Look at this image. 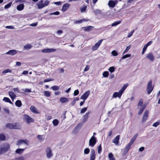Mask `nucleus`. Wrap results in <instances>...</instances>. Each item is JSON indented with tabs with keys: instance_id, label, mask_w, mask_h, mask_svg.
<instances>
[{
	"instance_id": "obj_1",
	"label": "nucleus",
	"mask_w": 160,
	"mask_h": 160,
	"mask_svg": "<svg viewBox=\"0 0 160 160\" xmlns=\"http://www.w3.org/2000/svg\"><path fill=\"white\" fill-rule=\"evenodd\" d=\"M45 152L46 156L48 158H50L52 157L53 154L51 148L49 147L47 148Z\"/></svg>"
},
{
	"instance_id": "obj_2",
	"label": "nucleus",
	"mask_w": 160,
	"mask_h": 160,
	"mask_svg": "<svg viewBox=\"0 0 160 160\" xmlns=\"http://www.w3.org/2000/svg\"><path fill=\"white\" fill-rule=\"evenodd\" d=\"M23 119L24 121L28 124L33 122L34 121V120L32 118L27 114L24 115Z\"/></svg>"
},
{
	"instance_id": "obj_3",
	"label": "nucleus",
	"mask_w": 160,
	"mask_h": 160,
	"mask_svg": "<svg viewBox=\"0 0 160 160\" xmlns=\"http://www.w3.org/2000/svg\"><path fill=\"white\" fill-rule=\"evenodd\" d=\"M152 82L151 80H150L148 83L147 86V91L148 94H149L152 91L153 87L152 85Z\"/></svg>"
},
{
	"instance_id": "obj_4",
	"label": "nucleus",
	"mask_w": 160,
	"mask_h": 160,
	"mask_svg": "<svg viewBox=\"0 0 160 160\" xmlns=\"http://www.w3.org/2000/svg\"><path fill=\"white\" fill-rule=\"evenodd\" d=\"M97 138L94 136H92L89 141V145L91 147H93L96 144L97 142Z\"/></svg>"
},
{
	"instance_id": "obj_5",
	"label": "nucleus",
	"mask_w": 160,
	"mask_h": 160,
	"mask_svg": "<svg viewBox=\"0 0 160 160\" xmlns=\"http://www.w3.org/2000/svg\"><path fill=\"white\" fill-rule=\"evenodd\" d=\"M103 40V39L100 40L97 42L92 47V50L94 51L97 50L101 44Z\"/></svg>"
},
{
	"instance_id": "obj_6",
	"label": "nucleus",
	"mask_w": 160,
	"mask_h": 160,
	"mask_svg": "<svg viewBox=\"0 0 160 160\" xmlns=\"http://www.w3.org/2000/svg\"><path fill=\"white\" fill-rule=\"evenodd\" d=\"M6 127L10 129H18L16 124L7 123L5 125Z\"/></svg>"
},
{
	"instance_id": "obj_7",
	"label": "nucleus",
	"mask_w": 160,
	"mask_h": 160,
	"mask_svg": "<svg viewBox=\"0 0 160 160\" xmlns=\"http://www.w3.org/2000/svg\"><path fill=\"white\" fill-rule=\"evenodd\" d=\"M90 93V91H87L81 96L80 99H83L85 101L88 97Z\"/></svg>"
},
{
	"instance_id": "obj_8",
	"label": "nucleus",
	"mask_w": 160,
	"mask_h": 160,
	"mask_svg": "<svg viewBox=\"0 0 160 160\" xmlns=\"http://www.w3.org/2000/svg\"><path fill=\"white\" fill-rule=\"evenodd\" d=\"M149 112L147 110H145L144 112L143 118L142 119V122H145L148 117Z\"/></svg>"
},
{
	"instance_id": "obj_9",
	"label": "nucleus",
	"mask_w": 160,
	"mask_h": 160,
	"mask_svg": "<svg viewBox=\"0 0 160 160\" xmlns=\"http://www.w3.org/2000/svg\"><path fill=\"white\" fill-rule=\"evenodd\" d=\"M146 58L151 62L153 61L154 60V57L152 52L148 53L146 55Z\"/></svg>"
},
{
	"instance_id": "obj_10",
	"label": "nucleus",
	"mask_w": 160,
	"mask_h": 160,
	"mask_svg": "<svg viewBox=\"0 0 160 160\" xmlns=\"http://www.w3.org/2000/svg\"><path fill=\"white\" fill-rule=\"evenodd\" d=\"M96 153L95 151L93 149H92L91 150L90 154V160H95V159Z\"/></svg>"
},
{
	"instance_id": "obj_11",
	"label": "nucleus",
	"mask_w": 160,
	"mask_h": 160,
	"mask_svg": "<svg viewBox=\"0 0 160 160\" xmlns=\"http://www.w3.org/2000/svg\"><path fill=\"white\" fill-rule=\"evenodd\" d=\"M30 109L31 111L33 113L36 114L40 113L39 110L33 106H31L30 108Z\"/></svg>"
},
{
	"instance_id": "obj_12",
	"label": "nucleus",
	"mask_w": 160,
	"mask_h": 160,
	"mask_svg": "<svg viewBox=\"0 0 160 160\" xmlns=\"http://www.w3.org/2000/svg\"><path fill=\"white\" fill-rule=\"evenodd\" d=\"M56 49L53 48H45L42 51L44 53H49L56 51Z\"/></svg>"
},
{
	"instance_id": "obj_13",
	"label": "nucleus",
	"mask_w": 160,
	"mask_h": 160,
	"mask_svg": "<svg viewBox=\"0 0 160 160\" xmlns=\"http://www.w3.org/2000/svg\"><path fill=\"white\" fill-rule=\"evenodd\" d=\"M118 1L117 0L114 1L112 0H110L109 1L108 3V5L110 7L114 8L116 4L118 3Z\"/></svg>"
},
{
	"instance_id": "obj_14",
	"label": "nucleus",
	"mask_w": 160,
	"mask_h": 160,
	"mask_svg": "<svg viewBox=\"0 0 160 160\" xmlns=\"http://www.w3.org/2000/svg\"><path fill=\"white\" fill-rule=\"evenodd\" d=\"M23 143L25 144L26 145H28V141L26 140H19L17 142V145H20Z\"/></svg>"
},
{
	"instance_id": "obj_15",
	"label": "nucleus",
	"mask_w": 160,
	"mask_h": 160,
	"mask_svg": "<svg viewBox=\"0 0 160 160\" xmlns=\"http://www.w3.org/2000/svg\"><path fill=\"white\" fill-rule=\"evenodd\" d=\"M122 94V93L119 91L118 92H115L113 93V97L114 98L118 97L120 98Z\"/></svg>"
},
{
	"instance_id": "obj_16",
	"label": "nucleus",
	"mask_w": 160,
	"mask_h": 160,
	"mask_svg": "<svg viewBox=\"0 0 160 160\" xmlns=\"http://www.w3.org/2000/svg\"><path fill=\"white\" fill-rule=\"evenodd\" d=\"M120 136L119 135H117L114 139L112 140V142L114 143L116 145H118V144L119 141V140Z\"/></svg>"
},
{
	"instance_id": "obj_17",
	"label": "nucleus",
	"mask_w": 160,
	"mask_h": 160,
	"mask_svg": "<svg viewBox=\"0 0 160 160\" xmlns=\"http://www.w3.org/2000/svg\"><path fill=\"white\" fill-rule=\"evenodd\" d=\"M17 52V51L15 50H9L8 52H6L5 54L12 55H13L16 54Z\"/></svg>"
},
{
	"instance_id": "obj_18",
	"label": "nucleus",
	"mask_w": 160,
	"mask_h": 160,
	"mask_svg": "<svg viewBox=\"0 0 160 160\" xmlns=\"http://www.w3.org/2000/svg\"><path fill=\"white\" fill-rule=\"evenodd\" d=\"M70 6V4L68 3H65L62 6V10L64 12L66 11L69 8Z\"/></svg>"
},
{
	"instance_id": "obj_19",
	"label": "nucleus",
	"mask_w": 160,
	"mask_h": 160,
	"mask_svg": "<svg viewBox=\"0 0 160 160\" xmlns=\"http://www.w3.org/2000/svg\"><path fill=\"white\" fill-rule=\"evenodd\" d=\"M83 125V123L81 122L78 124L74 129V131L76 132H77L81 128Z\"/></svg>"
},
{
	"instance_id": "obj_20",
	"label": "nucleus",
	"mask_w": 160,
	"mask_h": 160,
	"mask_svg": "<svg viewBox=\"0 0 160 160\" xmlns=\"http://www.w3.org/2000/svg\"><path fill=\"white\" fill-rule=\"evenodd\" d=\"M9 95L10 96L11 98L12 99V101L14 100V99H15L17 97L16 94L12 91H10L8 92Z\"/></svg>"
},
{
	"instance_id": "obj_21",
	"label": "nucleus",
	"mask_w": 160,
	"mask_h": 160,
	"mask_svg": "<svg viewBox=\"0 0 160 160\" xmlns=\"http://www.w3.org/2000/svg\"><path fill=\"white\" fill-rule=\"evenodd\" d=\"M10 148V145L8 144H7L5 146L1 149L3 153L8 151Z\"/></svg>"
},
{
	"instance_id": "obj_22",
	"label": "nucleus",
	"mask_w": 160,
	"mask_h": 160,
	"mask_svg": "<svg viewBox=\"0 0 160 160\" xmlns=\"http://www.w3.org/2000/svg\"><path fill=\"white\" fill-rule=\"evenodd\" d=\"M146 106H142V107L138 108L139 109V111L138 112V114L139 115H140L142 114Z\"/></svg>"
},
{
	"instance_id": "obj_23",
	"label": "nucleus",
	"mask_w": 160,
	"mask_h": 160,
	"mask_svg": "<svg viewBox=\"0 0 160 160\" xmlns=\"http://www.w3.org/2000/svg\"><path fill=\"white\" fill-rule=\"evenodd\" d=\"M32 47V45L31 44L28 43L23 47L24 50H29Z\"/></svg>"
},
{
	"instance_id": "obj_24",
	"label": "nucleus",
	"mask_w": 160,
	"mask_h": 160,
	"mask_svg": "<svg viewBox=\"0 0 160 160\" xmlns=\"http://www.w3.org/2000/svg\"><path fill=\"white\" fill-rule=\"evenodd\" d=\"M24 8V5L23 4H21L17 6V9L19 11L22 10Z\"/></svg>"
},
{
	"instance_id": "obj_25",
	"label": "nucleus",
	"mask_w": 160,
	"mask_h": 160,
	"mask_svg": "<svg viewBox=\"0 0 160 160\" xmlns=\"http://www.w3.org/2000/svg\"><path fill=\"white\" fill-rule=\"evenodd\" d=\"M37 5L39 8H42L45 7V5H44L43 1L42 0L39 2Z\"/></svg>"
},
{
	"instance_id": "obj_26",
	"label": "nucleus",
	"mask_w": 160,
	"mask_h": 160,
	"mask_svg": "<svg viewBox=\"0 0 160 160\" xmlns=\"http://www.w3.org/2000/svg\"><path fill=\"white\" fill-rule=\"evenodd\" d=\"M131 145L128 144L126 147L125 148H124V152L126 154L127 153L128 150H129V149L130 148Z\"/></svg>"
},
{
	"instance_id": "obj_27",
	"label": "nucleus",
	"mask_w": 160,
	"mask_h": 160,
	"mask_svg": "<svg viewBox=\"0 0 160 160\" xmlns=\"http://www.w3.org/2000/svg\"><path fill=\"white\" fill-rule=\"evenodd\" d=\"M90 113V112H88L86 113V114L83 116V121L85 122L87 120L88 117V115Z\"/></svg>"
},
{
	"instance_id": "obj_28",
	"label": "nucleus",
	"mask_w": 160,
	"mask_h": 160,
	"mask_svg": "<svg viewBox=\"0 0 160 160\" xmlns=\"http://www.w3.org/2000/svg\"><path fill=\"white\" fill-rule=\"evenodd\" d=\"M128 84H127V83H126V84H124L123 85V86H122V88L120 90H119V91L120 92H121V93H123V92L125 90V89L126 88L128 87Z\"/></svg>"
},
{
	"instance_id": "obj_29",
	"label": "nucleus",
	"mask_w": 160,
	"mask_h": 160,
	"mask_svg": "<svg viewBox=\"0 0 160 160\" xmlns=\"http://www.w3.org/2000/svg\"><path fill=\"white\" fill-rule=\"evenodd\" d=\"M15 104L18 107H20L22 105L21 101L20 100H17L15 102Z\"/></svg>"
},
{
	"instance_id": "obj_30",
	"label": "nucleus",
	"mask_w": 160,
	"mask_h": 160,
	"mask_svg": "<svg viewBox=\"0 0 160 160\" xmlns=\"http://www.w3.org/2000/svg\"><path fill=\"white\" fill-rule=\"evenodd\" d=\"M68 101V99L64 97L61 98L60 99V101L62 103H64L67 102Z\"/></svg>"
},
{
	"instance_id": "obj_31",
	"label": "nucleus",
	"mask_w": 160,
	"mask_h": 160,
	"mask_svg": "<svg viewBox=\"0 0 160 160\" xmlns=\"http://www.w3.org/2000/svg\"><path fill=\"white\" fill-rule=\"evenodd\" d=\"M143 100L142 99H140L139 102L138 104V108L142 107V106H145L144 105H143Z\"/></svg>"
},
{
	"instance_id": "obj_32",
	"label": "nucleus",
	"mask_w": 160,
	"mask_h": 160,
	"mask_svg": "<svg viewBox=\"0 0 160 160\" xmlns=\"http://www.w3.org/2000/svg\"><path fill=\"white\" fill-rule=\"evenodd\" d=\"M60 87L58 86H53L51 88V89H52L53 91H56L58 90L59 89Z\"/></svg>"
},
{
	"instance_id": "obj_33",
	"label": "nucleus",
	"mask_w": 160,
	"mask_h": 160,
	"mask_svg": "<svg viewBox=\"0 0 160 160\" xmlns=\"http://www.w3.org/2000/svg\"><path fill=\"white\" fill-rule=\"evenodd\" d=\"M43 93L44 95L46 97H48L50 96L51 93L49 91H44Z\"/></svg>"
},
{
	"instance_id": "obj_34",
	"label": "nucleus",
	"mask_w": 160,
	"mask_h": 160,
	"mask_svg": "<svg viewBox=\"0 0 160 160\" xmlns=\"http://www.w3.org/2000/svg\"><path fill=\"white\" fill-rule=\"evenodd\" d=\"M3 100L6 102H8L12 104V102L10 100V99L8 98L4 97L3 98Z\"/></svg>"
},
{
	"instance_id": "obj_35",
	"label": "nucleus",
	"mask_w": 160,
	"mask_h": 160,
	"mask_svg": "<svg viewBox=\"0 0 160 160\" xmlns=\"http://www.w3.org/2000/svg\"><path fill=\"white\" fill-rule=\"evenodd\" d=\"M25 149H18L16 151V153L18 154H20L22 153L24 150Z\"/></svg>"
},
{
	"instance_id": "obj_36",
	"label": "nucleus",
	"mask_w": 160,
	"mask_h": 160,
	"mask_svg": "<svg viewBox=\"0 0 160 160\" xmlns=\"http://www.w3.org/2000/svg\"><path fill=\"white\" fill-rule=\"evenodd\" d=\"M131 48V45H130L127 47H126V49L124 51L123 53V54H124L125 53H127L128 52V51H129V50Z\"/></svg>"
},
{
	"instance_id": "obj_37",
	"label": "nucleus",
	"mask_w": 160,
	"mask_h": 160,
	"mask_svg": "<svg viewBox=\"0 0 160 160\" xmlns=\"http://www.w3.org/2000/svg\"><path fill=\"white\" fill-rule=\"evenodd\" d=\"M87 8V6L86 5H84L82 6V7L80 8V9L81 10V12H83L85 11L86 8Z\"/></svg>"
},
{
	"instance_id": "obj_38",
	"label": "nucleus",
	"mask_w": 160,
	"mask_h": 160,
	"mask_svg": "<svg viewBox=\"0 0 160 160\" xmlns=\"http://www.w3.org/2000/svg\"><path fill=\"white\" fill-rule=\"evenodd\" d=\"M121 22V21H118L115 22L112 24L111 26L112 27L116 26L117 25H118Z\"/></svg>"
},
{
	"instance_id": "obj_39",
	"label": "nucleus",
	"mask_w": 160,
	"mask_h": 160,
	"mask_svg": "<svg viewBox=\"0 0 160 160\" xmlns=\"http://www.w3.org/2000/svg\"><path fill=\"white\" fill-rule=\"evenodd\" d=\"M108 156L109 160H115L112 153H109L108 154Z\"/></svg>"
},
{
	"instance_id": "obj_40",
	"label": "nucleus",
	"mask_w": 160,
	"mask_h": 160,
	"mask_svg": "<svg viewBox=\"0 0 160 160\" xmlns=\"http://www.w3.org/2000/svg\"><path fill=\"white\" fill-rule=\"evenodd\" d=\"M52 123L54 126H57L58 125L59 123V122L57 119H55L53 120L52 121Z\"/></svg>"
},
{
	"instance_id": "obj_41",
	"label": "nucleus",
	"mask_w": 160,
	"mask_h": 160,
	"mask_svg": "<svg viewBox=\"0 0 160 160\" xmlns=\"http://www.w3.org/2000/svg\"><path fill=\"white\" fill-rule=\"evenodd\" d=\"M5 138L6 137L4 134H0V140L4 141L5 139Z\"/></svg>"
},
{
	"instance_id": "obj_42",
	"label": "nucleus",
	"mask_w": 160,
	"mask_h": 160,
	"mask_svg": "<svg viewBox=\"0 0 160 160\" xmlns=\"http://www.w3.org/2000/svg\"><path fill=\"white\" fill-rule=\"evenodd\" d=\"M92 27L91 26H89L86 27H84L82 28H85L84 29L85 31H89L91 30V28Z\"/></svg>"
},
{
	"instance_id": "obj_43",
	"label": "nucleus",
	"mask_w": 160,
	"mask_h": 160,
	"mask_svg": "<svg viewBox=\"0 0 160 160\" xmlns=\"http://www.w3.org/2000/svg\"><path fill=\"white\" fill-rule=\"evenodd\" d=\"M13 160H24V158L23 156H21L18 157V158H15L13 159Z\"/></svg>"
},
{
	"instance_id": "obj_44",
	"label": "nucleus",
	"mask_w": 160,
	"mask_h": 160,
	"mask_svg": "<svg viewBox=\"0 0 160 160\" xmlns=\"http://www.w3.org/2000/svg\"><path fill=\"white\" fill-rule=\"evenodd\" d=\"M12 72V70L9 69H7L4 70L2 72V73H6L8 72Z\"/></svg>"
},
{
	"instance_id": "obj_45",
	"label": "nucleus",
	"mask_w": 160,
	"mask_h": 160,
	"mask_svg": "<svg viewBox=\"0 0 160 160\" xmlns=\"http://www.w3.org/2000/svg\"><path fill=\"white\" fill-rule=\"evenodd\" d=\"M108 70L111 73H112L114 72L115 68L114 67L112 66L110 67L108 69Z\"/></svg>"
},
{
	"instance_id": "obj_46",
	"label": "nucleus",
	"mask_w": 160,
	"mask_h": 160,
	"mask_svg": "<svg viewBox=\"0 0 160 160\" xmlns=\"http://www.w3.org/2000/svg\"><path fill=\"white\" fill-rule=\"evenodd\" d=\"M98 154H100L102 152V147H101V145L100 144L98 147Z\"/></svg>"
},
{
	"instance_id": "obj_47",
	"label": "nucleus",
	"mask_w": 160,
	"mask_h": 160,
	"mask_svg": "<svg viewBox=\"0 0 160 160\" xmlns=\"http://www.w3.org/2000/svg\"><path fill=\"white\" fill-rule=\"evenodd\" d=\"M102 75L104 77L107 78L108 76L109 73L108 71H105L103 72Z\"/></svg>"
},
{
	"instance_id": "obj_48",
	"label": "nucleus",
	"mask_w": 160,
	"mask_h": 160,
	"mask_svg": "<svg viewBox=\"0 0 160 160\" xmlns=\"http://www.w3.org/2000/svg\"><path fill=\"white\" fill-rule=\"evenodd\" d=\"M160 121H158L155 122H154L152 125V126L156 127H157L158 125L160 124Z\"/></svg>"
},
{
	"instance_id": "obj_49",
	"label": "nucleus",
	"mask_w": 160,
	"mask_h": 160,
	"mask_svg": "<svg viewBox=\"0 0 160 160\" xmlns=\"http://www.w3.org/2000/svg\"><path fill=\"white\" fill-rule=\"evenodd\" d=\"M94 12L95 14H100L101 13V11L99 9H97L94 10Z\"/></svg>"
},
{
	"instance_id": "obj_50",
	"label": "nucleus",
	"mask_w": 160,
	"mask_h": 160,
	"mask_svg": "<svg viewBox=\"0 0 160 160\" xmlns=\"http://www.w3.org/2000/svg\"><path fill=\"white\" fill-rule=\"evenodd\" d=\"M134 30H132L130 32L128 33L127 37L128 38H130L132 35L133 33V32H134Z\"/></svg>"
},
{
	"instance_id": "obj_51",
	"label": "nucleus",
	"mask_w": 160,
	"mask_h": 160,
	"mask_svg": "<svg viewBox=\"0 0 160 160\" xmlns=\"http://www.w3.org/2000/svg\"><path fill=\"white\" fill-rule=\"evenodd\" d=\"M147 47H148L146 46L145 45H144V47L143 48V49H142V54H143L144 53L145 51H146V50L147 49Z\"/></svg>"
},
{
	"instance_id": "obj_52",
	"label": "nucleus",
	"mask_w": 160,
	"mask_h": 160,
	"mask_svg": "<svg viewBox=\"0 0 160 160\" xmlns=\"http://www.w3.org/2000/svg\"><path fill=\"white\" fill-rule=\"evenodd\" d=\"M131 56V54H127L126 55H124L122 57V59H124L126 58H127L128 57H130Z\"/></svg>"
},
{
	"instance_id": "obj_53",
	"label": "nucleus",
	"mask_w": 160,
	"mask_h": 160,
	"mask_svg": "<svg viewBox=\"0 0 160 160\" xmlns=\"http://www.w3.org/2000/svg\"><path fill=\"white\" fill-rule=\"evenodd\" d=\"M90 152V150L88 148H86L84 150V153L85 154H88Z\"/></svg>"
},
{
	"instance_id": "obj_54",
	"label": "nucleus",
	"mask_w": 160,
	"mask_h": 160,
	"mask_svg": "<svg viewBox=\"0 0 160 160\" xmlns=\"http://www.w3.org/2000/svg\"><path fill=\"white\" fill-rule=\"evenodd\" d=\"M112 55L113 56H117L118 55V52L115 50H113L111 52Z\"/></svg>"
},
{
	"instance_id": "obj_55",
	"label": "nucleus",
	"mask_w": 160,
	"mask_h": 160,
	"mask_svg": "<svg viewBox=\"0 0 160 160\" xmlns=\"http://www.w3.org/2000/svg\"><path fill=\"white\" fill-rule=\"evenodd\" d=\"M12 3V2H9V3H8V4H7L5 6L4 8L5 9L8 8H9L11 5Z\"/></svg>"
},
{
	"instance_id": "obj_56",
	"label": "nucleus",
	"mask_w": 160,
	"mask_h": 160,
	"mask_svg": "<svg viewBox=\"0 0 160 160\" xmlns=\"http://www.w3.org/2000/svg\"><path fill=\"white\" fill-rule=\"evenodd\" d=\"M87 108L85 107L82 109H81L80 113H83L85 112L87 110Z\"/></svg>"
},
{
	"instance_id": "obj_57",
	"label": "nucleus",
	"mask_w": 160,
	"mask_h": 160,
	"mask_svg": "<svg viewBox=\"0 0 160 160\" xmlns=\"http://www.w3.org/2000/svg\"><path fill=\"white\" fill-rule=\"evenodd\" d=\"M22 91L27 92H31V89L26 88L24 89H22Z\"/></svg>"
},
{
	"instance_id": "obj_58",
	"label": "nucleus",
	"mask_w": 160,
	"mask_h": 160,
	"mask_svg": "<svg viewBox=\"0 0 160 160\" xmlns=\"http://www.w3.org/2000/svg\"><path fill=\"white\" fill-rule=\"evenodd\" d=\"M59 14L60 12L58 11H57L53 13H50L49 14V15H59Z\"/></svg>"
},
{
	"instance_id": "obj_59",
	"label": "nucleus",
	"mask_w": 160,
	"mask_h": 160,
	"mask_svg": "<svg viewBox=\"0 0 160 160\" xmlns=\"http://www.w3.org/2000/svg\"><path fill=\"white\" fill-rule=\"evenodd\" d=\"M6 28L9 29H14L15 27L13 26H7L6 27Z\"/></svg>"
},
{
	"instance_id": "obj_60",
	"label": "nucleus",
	"mask_w": 160,
	"mask_h": 160,
	"mask_svg": "<svg viewBox=\"0 0 160 160\" xmlns=\"http://www.w3.org/2000/svg\"><path fill=\"white\" fill-rule=\"evenodd\" d=\"M79 93V92L78 90H75L74 92V96L78 95Z\"/></svg>"
},
{
	"instance_id": "obj_61",
	"label": "nucleus",
	"mask_w": 160,
	"mask_h": 160,
	"mask_svg": "<svg viewBox=\"0 0 160 160\" xmlns=\"http://www.w3.org/2000/svg\"><path fill=\"white\" fill-rule=\"evenodd\" d=\"M137 136H138V134H136L133 136V137L131 139L134 141L135 140V139H136L137 137Z\"/></svg>"
},
{
	"instance_id": "obj_62",
	"label": "nucleus",
	"mask_w": 160,
	"mask_h": 160,
	"mask_svg": "<svg viewBox=\"0 0 160 160\" xmlns=\"http://www.w3.org/2000/svg\"><path fill=\"white\" fill-rule=\"evenodd\" d=\"M38 24V22H34L33 23H32L30 25V26H32V27H35Z\"/></svg>"
},
{
	"instance_id": "obj_63",
	"label": "nucleus",
	"mask_w": 160,
	"mask_h": 160,
	"mask_svg": "<svg viewBox=\"0 0 160 160\" xmlns=\"http://www.w3.org/2000/svg\"><path fill=\"white\" fill-rule=\"evenodd\" d=\"M89 69V66L87 65L86 66L85 68L84 69V72H86L88 71Z\"/></svg>"
},
{
	"instance_id": "obj_64",
	"label": "nucleus",
	"mask_w": 160,
	"mask_h": 160,
	"mask_svg": "<svg viewBox=\"0 0 160 160\" xmlns=\"http://www.w3.org/2000/svg\"><path fill=\"white\" fill-rule=\"evenodd\" d=\"M152 41H149L145 45L148 47V46L151 45L152 43Z\"/></svg>"
}]
</instances>
